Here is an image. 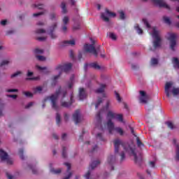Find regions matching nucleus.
<instances>
[{"mask_svg": "<svg viewBox=\"0 0 179 179\" xmlns=\"http://www.w3.org/2000/svg\"><path fill=\"white\" fill-rule=\"evenodd\" d=\"M143 22L145 26H146V27H148V29H150V24L148 22V20L147 19H143Z\"/></svg>", "mask_w": 179, "mask_h": 179, "instance_id": "46", "label": "nucleus"}, {"mask_svg": "<svg viewBox=\"0 0 179 179\" xmlns=\"http://www.w3.org/2000/svg\"><path fill=\"white\" fill-rule=\"evenodd\" d=\"M24 152V150H23V148H20L18 151V155H20V159H22V160L24 159V156L23 155Z\"/></svg>", "mask_w": 179, "mask_h": 179, "instance_id": "32", "label": "nucleus"}, {"mask_svg": "<svg viewBox=\"0 0 179 179\" xmlns=\"http://www.w3.org/2000/svg\"><path fill=\"white\" fill-rule=\"evenodd\" d=\"M135 29L136 30L137 33L138 34H143V30H142V29H141V27H139V24H136L134 26Z\"/></svg>", "mask_w": 179, "mask_h": 179, "instance_id": "26", "label": "nucleus"}, {"mask_svg": "<svg viewBox=\"0 0 179 179\" xmlns=\"http://www.w3.org/2000/svg\"><path fill=\"white\" fill-rule=\"evenodd\" d=\"M0 159L1 162H6L7 164H13V161H12V159L9 158L8 152L3 151L2 149H0Z\"/></svg>", "mask_w": 179, "mask_h": 179, "instance_id": "7", "label": "nucleus"}, {"mask_svg": "<svg viewBox=\"0 0 179 179\" xmlns=\"http://www.w3.org/2000/svg\"><path fill=\"white\" fill-rule=\"evenodd\" d=\"M110 101L108 100L106 102V105L105 106L106 110H108V108H110Z\"/></svg>", "mask_w": 179, "mask_h": 179, "instance_id": "62", "label": "nucleus"}, {"mask_svg": "<svg viewBox=\"0 0 179 179\" xmlns=\"http://www.w3.org/2000/svg\"><path fill=\"white\" fill-rule=\"evenodd\" d=\"M114 146L115 153H118L120 152V148H122V149L124 150V152L133 155L135 163H138V155H136V153H135V148H132L131 145L124 143L118 138L114 140Z\"/></svg>", "mask_w": 179, "mask_h": 179, "instance_id": "2", "label": "nucleus"}, {"mask_svg": "<svg viewBox=\"0 0 179 179\" xmlns=\"http://www.w3.org/2000/svg\"><path fill=\"white\" fill-rule=\"evenodd\" d=\"M34 7L37 8L38 9H43L44 8L43 4H34Z\"/></svg>", "mask_w": 179, "mask_h": 179, "instance_id": "53", "label": "nucleus"}, {"mask_svg": "<svg viewBox=\"0 0 179 179\" xmlns=\"http://www.w3.org/2000/svg\"><path fill=\"white\" fill-rule=\"evenodd\" d=\"M136 141L137 146L138 148H141V146H143V143H142L139 137H136Z\"/></svg>", "mask_w": 179, "mask_h": 179, "instance_id": "35", "label": "nucleus"}, {"mask_svg": "<svg viewBox=\"0 0 179 179\" xmlns=\"http://www.w3.org/2000/svg\"><path fill=\"white\" fill-rule=\"evenodd\" d=\"M99 164H100L99 160L94 161L90 164V169H91V170H94Z\"/></svg>", "mask_w": 179, "mask_h": 179, "instance_id": "21", "label": "nucleus"}, {"mask_svg": "<svg viewBox=\"0 0 179 179\" xmlns=\"http://www.w3.org/2000/svg\"><path fill=\"white\" fill-rule=\"evenodd\" d=\"M115 94L116 96V99L119 103H121V96H120V94L117 92V91L115 92Z\"/></svg>", "mask_w": 179, "mask_h": 179, "instance_id": "45", "label": "nucleus"}, {"mask_svg": "<svg viewBox=\"0 0 179 179\" xmlns=\"http://www.w3.org/2000/svg\"><path fill=\"white\" fill-rule=\"evenodd\" d=\"M108 125V132L110 135H113L114 134V131L116 132V134H119L120 136H122L124 135V130L121 127H115L114 123L111 120H108L107 122Z\"/></svg>", "mask_w": 179, "mask_h": 179, "instance_id": "4", "label": "nucleus"}, {"mask_svg": "<svg viewBox=\"0 0 179 179\" xmlns=\"http://www.w3.org/2000/svg\"><path fill=\"white\" fill-rule=\"evenodd\" d=\"M72 69V64L69 63V64H58L55 67L56 71H59V75L55 76L52 78V86H55L57 85V80L59 79V76L62 74V72H69Z\"/></svg>", "mask_w": 179, "mask_h": 179, "instance_id": "3", "label": "nucleus"}, {"mask_svg": "<svg viewBox=\"0 0 179 179\" xmlns=\"http://www.w3.org/2000/svg\"><path fill=\"white\" fill-rule=\"evenodd\" d=\"M62 170L61 169H55L54 168L50 169V173H52V174H61V172Z\"/></svg>", "mask_w": 179, "mask_h": 179, "instance_id": "25", "label": "nucleus"}, {"mask_svg": "<svg viewBox=\"0 0 179 179\" xmlns=\"http://www.w3.org/2000/svg\"><path fill=\"white\" fill-rule=\"evenodd\" d=\"M96 138L97 139H99V141H101L102 142H104V141H106V138H104V137L103 136V134L101 133H98L96 134Z\"/></svg>", "mask_w": 179, "mask_h": 179, "instance_id": "31", "label": "nucleus"}, {"mask_svg": "<svg viewBox=\"0 0 179 179\" xmlns=\"http://www.w3.org/2000/svg\"><path fill=\"white\" fill-rule=\"evenodd\" d=\"M56 123L57 125L61 124V115H59L58 113L56 114Z\"/></svg>", "mask_w": 179, "mask_h": 179, "instance_id": "33", "label": "nucleus"}, {"mask_svg": "<svg viewBox=\"0 0 179 179\" xmlns=\"http://www.w3.org/2000/svg\"><path fill=\"white\" fill-rule=\"evenodd\" d=\"M19 75H22V71H17L11 75L10 78L13 79V78H16L17 76H19Z\"/></svg>", "mask_w": 179, "mask_h": 179, "instance_id": "40", "label": "nucleus"}, {"mask_svg": "<svg viewBox=\"0 0 179 179\" xmlns=\"http://www.w3.org/2000/svg\"><path fill=\"white\" fill-rule=\"evenodd\" d=\"M73 120L76 124H79L82 120L80 119V110H76L73 115Z\"/></svg>", "mask_w": 179, "mask_h": 179, "instance_id": "13", "label": "nucleus"}, {"mask_svg": "<svg viewBox=\"0 0 179 179\" xmlns=\"http://www.w3.org/2000/svg\"><path fill=\"white\" fill-rule=\"evenodd\" d=\"M48 13V11L47 10H45L41 13H34L33 16L34 17H37L38 16H41V15H45V13Z\"/></svg>", "mask_w": 179, "mask_h": 179, "instance_id": "28", "label": "nucleus"}, {"mask_svg": "<svg viewBox=\"0 0 179 179\" xmlns=\"http://www.w3.org/2000/svg\"><path fill=\"white\" fill-rule=\"evenodd\" d=\"M64 166H66L67 173H69V171H71V164L66 162V163H64Z\"/></svg>", "mask_w": 179, "mask_h": 179, "instance_id": "52", "label": "nucleus"}, {"mask_svg": "<svg viewBox=\"0 0 179 179\" xmlns=\"http://www.w3.org/2000/svg\"><path fill=\"white\" fill-rule=\"evenodd\" d=\"M166 124H167L168 127L170 128V129H174V128H176V127L171 122H167Z\"/></svg>", "mask_w": 179, "mask_h": 179, "instance_id": "41", "label": "nucleus"}, {"mask_svg": "<svg viewBox=\"0 0 179 179\" xmlns=\"http://www.w3.org/2000/svg\"><path fill=\"white\" fill-rule=\"evenodd\" d=\"M106 117L111 121V120H115V117H117V113L113 112L112 110H108Z\"/></svg>", "mask_w": 179, "mask_h": 179, "instance_id": "19", "label": "nucleus"}, {"mask_svg": "<svg viewBox=\"0 0 179 179\" xmlns=\"http://www.w3.org/2000/svg\"><path fill=\"white\" fill-rule=\"evenodd\" d=\"M87 66H90V68H92L93 69H96V70H100L101 69V66L97 64V62H94L91 64H85V68H87Z\"/></svg>", "mask_w": 179, "mask_h": 179, "instance_id": "15", "label": "nucleus"}, {"mask_svg": "<svg viewBox=\"0 0 179 179\" xmlns=\"http://www.w3.org/2000/svg\"><path fill=\"white\" fill-rule=\"evenodd\" d=\"M36 34H43V33H45V30L43 29H39L36 31Z\"/></svg>", "mask_w": 179, "mask_h": 179, "instance_id": "50", "label": "nucleus"}, {"mask_svg": "<svg viewBox=\"0 0 179 179\" xmlns=\"http://www.w3.org/2000/svg\"><path fill=\"white\" fill-rule=\"evenodd\" d=\"M36 58L38 61H45V57L41 55H36Z\"/></svg>", "mask_w": 179, "mask_h": 179, "instance_id": "48", "label": "nucleus"}, {"mask_svg": "<svg viewBox=\"0 0 179 179\" xmlns=\"http://www.w3.org/2000/svg\"><path fill=\"white\" fill-rule=\"evenodd\" d=\"M163 20L164 22L167 24H171V21L170 20V18H169V17H164Z\"/></svg>", "mask_w": 179, "mask_h": 179, "instance_id": "42", "label": "nucleus"}, {"mask_svg": "<svg viewBox=\"0 0 179 179\" xmlns=\"http://www.w3.org/2000/svg\"><path fill=\"white\" fill-rule=\"evenodd\" d=\"M172 94L173 96H177L179 94V88L173 87L172 90Z\"/></svg>", "mask_w": 179, "mask_h": 179, "instance_id": "36", "label": "nucleus"}, {"mask_svg": "<svg viewBox=\"0 0 179 179\" xmlns=\"http://www.w3.org/2000/svg\"><path fill=\"white\" fill-rule=\"evenodd\" d=\"M115 16H116L115 13H113L108 10V9H106V13H102L101 14V19L103 20V22H110V18H108V17H115Z\"/></svg>", "mask_w": 179, "mask_h": 179, "instance_id": "8", "label": "nucleus"}, {"mask_svg": "<svg viewBox=\"0 0 179 179\" xmlns=\"http://www.w3.org/2000/svg\"><path fill=\"white\" fill-rule=\"evenodd\" d=\"M22 94H24L26 97H33V93L30 92H23Z\"/></svg>", "mask_w": 179, "mask_h": 179, "instance_id": "39", "label": "nucleus"}, {"mask_svg": "<svg viewBox=\"0 0 179 179\" xmlns=\"http://www.w3.org/2000/svg\"><path fill=\"white\" fill-rule=\"evenodd\" d=\"M6 92H8V93L17 92V89H9V90H7Z\"/></svg>", "mask_w": 179, "mask_h": 179, "instance_id": "59", "label": "nucleus"}, {"mask_svg": "<svg viewBox=\"0 0 179 179\" xmlns=\"http://www.w3.org/2000/svg\"><path fill=\"white\" fill-rule=\"evenodd\" d=\"M34 104V102H29L27 106H25V108H30Z\"/></svg>", "mask_w": 179, "mask_h": 179, "instance_id": "56", "label": "nucleus"}, {"mask_svg": "<svg viewBox=\"0 0 179 179\" xmlns=\"http://www.w3.org/2000/svg\"><path fill=\"white\" fill-rule=\"evenodd\" d=\"M64 45H75V41H64L63 42Z\"/></svg>", "mask_w": 179, "mask_h": 179, "instance_id": "24", "label": "nucleus"}, {"mask_svg": "<svg viewBox=\"0 0 179 179\" xmlns=\"http://www.w3.org/2000/svg\"><path fill=\"white\" fill-rule=\"evenodd\" d=\"M104 89H106V85L101 84L100 87L97 89L95 92L96 93H102L103 97H106V94H104Z\"/></svg>", "mask_w": 179, "mask_h": 179, "instance_id": "18", "label": "nucleus"}, {"mask_svg": "<svg viewBox=\"0 0 179 179\" xmlns=\"http://www.w3.org/2000/svg\"><path fill=\"white\" fill-rule=\"evenodd\" d=\"M69 22V17H68V16H65L63 18V23H64V24H65V25L68 24Z\"/></svg>", "mask_w": 179, "mask_h": 179, "instance_id": "44", "label": "nucleus"}, {"mask_svg": "<svg viewBox=\"0 0 179 179\" xmlns=\"http://www.w3.org/2000/svg\"><path fill=\"white\" fill-rule=\"evenodd\" d=\"M115 120H117L119 122H124V116H122V114L117 113Z\"/></svg>", "mask_w": 179, "mask_h": 179, "instance_id": "23", "label": "nucleus"}, {"mask_svg": "<svg viewBox=\"0 0 179 179\" xmlns=\"http://www.w3.org/2000/svg\"><path fill=\"white\" fill-rule=\"evenodd\" d=\"M55 17H56L55 13H53L50 14V20H54L55 19Z\"/></svg>", "mask_w": 179, "mask_h": 179, "instance_id": "63", "label": "nucleus"}, {"mask_svg": "<svg viewBox=\"0 0 179 179\" xmlns=\"http://www.w3.org/2000/svg\"><path fill=\"white\" fill-rule=\"evenodd\" d=\"M101 103H103V99L101 98L98 99V101L95 105V108H99V106H100Z\"/></svg>", "mask_w": 179, "mask_h": 179, "instance_id": "43", "label": "nucleus"}, {"mask_svg": "<svg viewBox=\"0 0 179 179\" xmlns=\"http://www.w3.org/2000/svg\"><path fill=\"white\" fill-rule=\"evenodd\" d=\"M43 52H44V51L43 50L36 48L34 50V53L35 54H43Z\"/></svg>", "mask_w": 179, "mask_h": 179, "instance_id": "51", "label": "nucleus"}, {"mask_svg": "<svg viewBox=\"0 0 179 179\" xmlns=\"http://www.w3.org/2000/svg\"><path fill=\"white\" fill-rule=\"evenodd\" d=\"M96 120L100 125H101V110L99 111L96 115Z\"/></svg>", "mask_w": 179, "mask_h": 179, "instance_id": "22", "label": "nucleus"}, {"mask_svg": "<svg viewBox=\"0 0 179 179\" xmlns=\"http://www.w3.org/2000/svg\"><path fill=\"white\" fill-rule=\"evenodd\" d=\"M176 159L179 162V145L178 144H176Z\"/></svg>", "mask_w": 179, "mask_h": 179, "instance_id": "37", "label": "nucleus"}, {"mask_svg": "<svg viewBox=\"0 0 179 179\" xmlns=\"http://www.w3.org/2000/svg\"><path fill=\"white\" fill-rule=\"evenodd\" d=\"M87 95L86 94V91H85L84 88H80L79 90V99L80 100H85Z\"/></svg>", "mask_w": 179, "mask_h": 179, "instance_id": "17", "label": "nucleus"}, {"mask_svg": "<svg viewBox=\"0 0 179 179\" xmlns=\"http://www.w3.org/2000/svg\"><path fill=\"white\" fill-rule=\"evenodd\" d=\"M66 90H64L61 89L59 87V90L56 91L55 94H52L50 96V99L52 103V108L55 110V111H59V106L57 104V100H58V97L60 94H62V100L60 101V106L64 108H69L71 107L72 104H73V94H71L70 96V101H65L64 99L66 96L67 94Z\"/></svg>", "mask_w": 179, "mask_h": 179, "instance_id": "1", "label": "nucleus"}, {"mask_svg": "<svg viewBox=\"0 0 179 179\" xmlns=\"http://www.w3.org/2000/svg\"><path fill=\"white\" fill-rule=\"evenodd\" d=\"M74 79H75V76L72 75L70 78V83H69V89H72V86H73Z\"/></svg>", "mask_w": 179, "mask_h": 179, "instance_id": "27", "label": "nucleus"}, {"mask_svg": "<svg viewBox=\"0 0 179 179\" xmlns=\"http://www.w3.org/2000/svg\"><path fill=\"white\" fill-rule=\"evenodd\" d=\"M57 22H54L50 27H49V34L50 35L51 38H57V35L54 34V31L57 29Z\"/></svg>", "mask_w": 179, "mask_h": 179, "instance_id": "12", "label": "nucleus"}, {"mask_svg": "<svg viewBox=\"0 0 179 179\" xmlns=\"http://www.w3.org/2000/svg\"><path fill=\"white\" fill-rule=\"evenodd\" d=\"M172 64L175 69H179V59L177 57L172 58Z\"/></svg>", "mask_w": 179, "mask_h": 179, "instance_id": "20", "label": "nucleus"}, {"mask_svg": "<svg viewBox=\"0 0 179 179\" xmlns=\"http://www.w3.org/2000/svg\"><path fill=\"white\" fill-rule=\"evenodd\" d=\"M155 5L159 6V8H165V9H168V10H171L170 6L167 5L166 2L163 0H151Z\"/></svg>", "mask_w": 179, "mask_h": 179, "instance_id": "10", "label": "nucleus"}, {"mask_svg": "<svg viewBox=\"0 0 179 179\" xmlns=\"http://www.w3.org/2000/svg\"><path fill=\"white\" fill-rule=\"evenodd\" d=\"M7 97H10L11 99H17V95L16 94H8Z\"/></svg>", "mask_w": 179, "mask_h": 179, "instance_id": "60", "label": "nucleus"}, {"mask_svg": "<svg viewBox=\"0 0 179 179\" xmlns=\"http://www.w3.org/2000/svg\"><path fill=\"white\" fill-rule=\"evenodd\" d=\"M117 160V158L114 155H110L108 157V164L109 166H111V170H114V166L113 164L115 163V161Z\"/></svg>", "mask_w": 179, "mask_h": 179, "instance_id": "14", "label": "nucleus"}, {"mask_svg": "<svg viewBox=\"0 0 179 179\" xmlns=\"http://www.w3.org/2000/svg\"><path fill=\"white\" fill-rule=\"evenodd\" d=\"M71 177H72V173L69 172L68 176L64 178L63 179H70Z\"/></svg>", "mask_w": 179, "mask_h": 179, "instance_id": "64", "label": "nucleus"}, {"mask_svg": "<svg viewBox=\"0 0 179 179\" xmlns=\"http://www.w3.org/2000/svg\"><path fill=\"white\" fill-rule=\"evenodd\" d=\"M168 40L170 41V48L172 51H176V45H177V35L176 34H170Z\"/></svg>", "mask_w": 179, "mask_h": 179, "instance_id": "9", "label": "nucleus"}, {"mask_svg": "<svg viewBox=\"0 0 179 179\" xmlns=\"http://www.w3.org/2000/svg\"><path fill=\"white\" fill-rule=\"evenodd\" d=\"M38 69H39L40 71H45L47 70V67L45 66H36Z\"/></svg>", "mask_w": 179, "mask_h": 179, "instance_id": "57", "label": "nucleus"}, {"mask_svg": "<svg viewBox=\"0 0 179 179\" xmlns=\"http://www.w3.org/2000/svg\"><path fill=\"white\" fill-rule=\"evenodd\" d=\"M61 8L62 9V13H66V4L65 3V2L62 3Z\"/></svg>", "mask_w": 179, "mask_h": 179, "instance_id": "34", "label": "nucleus"}, {"mask_svg": "<svg viewBox=\"0 0 179 179\" xmlns=\"http://www.w3.org/2000/svg\"><path fill=\"white\" fill-rule=\"evenodd\" d=\"M120 17L122 20H124V19H125V13H124V11H120Z\"/></svg>", "mask_w": 179, "mask_h": 179, "instance_id": "47", "label": "nucleus"}, {"mask_svg": "<svg viewBox=\"0 0 179 179\" xmlns=\"http://www.w3.org/2000/svg\"><path fill=\"white\" fill-rule=\"evenodd\" d=\"M6 23H8V20H1L0 22L1 26H6Z\"/></svg>", "mask_w": 179, "mask_h": 179, "instance_id": "61", "label": "nucleus"}, {"mask_svg": "<svg viewBox=\"0 0 179 179\" xmlns=\"http://www.w3.org/2000/svg\"><path fill=\"white\" fill-rule=\"evenodd\" d=\"M42 90H43V87H36L34 89V93H37L38 92H41Z\"/></svg>", "mask_w": 179, "mask_h": 179, "instance_id": "55", "label": "nucleus"}, {"mask_svg": "<svg viewBox=\"0 0 179 179\" xmlns=\"http://www.w3.org/2000/svg\"><path fill=\"white\" fill-rule=\"evenodd\" d=\"M173 86V83L168 82L165 85V93L166 94V97L170 98V87Z\"/></svg>", "mask_w": 179, "mask_h": 179, "instance_id": "16", "label": "nucleus"}, {"mask_svg": "<svg viewBox=\"0 0 179 179\" xmlns=\"http://www.w3.org/2000/svg\"><path fill=\"white\" fill-rule=\"evenodd\" d=\"M84 177L86 179H89L90 178V171H88L87 173H85V175L84 176Z\"/></svg>", "mask_w": 179, "mask_h": 179, "instance_id": "58", "label": "nucleus"}, {"mask_svg": "<svg viewBox=\"0 0 179 179\" xmlns=\"http://www.w3.org/2000/svg\"><path fill=\"white\" fill-rule=\"evenodd\" d=\"M150 35L153 37V38H155V41H154L153 42V45H154L155 50H156V48H159V47H160L161 45L160 43L162 41L159 32L156 29V27H154L152 28V33H150Z\"/></svg>", "mask_w": 179, "mask_h": 179, "instance_id": "5", "label": "nucleus"}, {"mask_svg": "<svg viewBox=\"0 0 179 179\" xmlns=\"http://www.w3.org/2000/svg\"><path fill=\"white\" fill-rule=\"evenodd\" d=\"M108 36L109 38H111L113 41L117 40V36L114 33L109 32L108 34Z\"/></svg>", "mask_w": 179, "mask_h": 179, "instance_id": "29", "label": "nucleus"}, {"mask_svg": "<svg viewBox=\"0 0 179 179\" xmlns=\"http://www.w3.org/2000/svg\"><path fill=\"white\" fill-rule=\"evenodd\" d=\"M62 157L64 159H66L67 155H66V148L65 147L62 148Z\"/></svg>", "mask_w": 179, "mask_h": 179, "instance_id": "38", "label": "nucleus"}, {"mask_svg": "<svg viewBox=\"0 0 179 179\" xmlns=\"http://www.w3.org/2000/svg\"><path fill=\"white\" fill-rule=\"evenodd\" d=\"M140 103H143V104H148V101L149 100V95L146 94L145 91H140Z\"/></svg>", "mask_w": 179, "mask_h": 179, "instance_id": "11", "label": "nucleus"}, {"mask_svg": "<svg viewBox=\"0 0 179 179\" xmlns=\"http://www.w3.org/2000/svg\"><path fill=\"white\" fill-rule=\"evenodd\" d=\"M120 162H124V160H125V153L124 152H122V153L120 154Z\"/></svg>", "mask_w": 179, "mask_h": 179, "instance_id": "54", "label": "nucleus"}, {"mask_svg": "<svg viewBox=\"0 0 179 179\" xmlns=\"http://www.w3.org/2000/svg\"><path fill=\"white\" fill-rule=\"evenodd\" d=\"M84 50L85 52H90V54H93L94 57H97L99 53L97 52V50L94 47V41H92V44H85L84 45Z\"/></svg>", "mask_w": 179, "mask_h": 179, "instance_id": "6", "label": "nucleus"}, {"mask_svg": "<svg viewBox=\"0 0 179 179\" xmlns=\"http://www.w3.org/2000/svg\"><path fill=\"white\" fill-rule=\"evenodd\" d=\"M9 60H3L1 63H0V66H3V65H8L9 64Z\"/></svg>", "mask_w": 179, "mask_h": 179, "instance_id": "49", "label": "nucleus"}, {"mask_svg": "<svg viewBox=\"0 0 179 179\" xmlns=\"http://www.w3.org/2000/svg\"><path fill=\"white\" fill-rule=\"evenodd\" d=\"M157 64H159V59L153 57L151 59V65L152 66H155V65H157Z\"/></svg>", "mask_w": 179, "mask_h": 179, "instance_id": "30", "label": "nucleus"}]
</instances>
